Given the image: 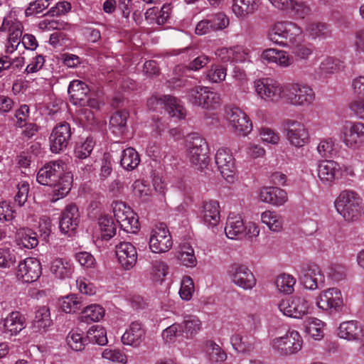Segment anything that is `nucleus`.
I'll return each mask as SVG.
<instances>
[{
	"mask_svg": "<svg viewBox=\"0 0 364 364\" xmlns=\"http://www.w3.org/2000/svg\"><path fill=\"white\" fill-rule=\"evenodd\" d=\"M65 163L57 160L46 163L37 173V181L43 186L53 188V201L63 198L70 192L73 183V176L65 171Z\"/></svg>",
	"mask_w": 364,
	"mask_h": 364,
	"instance_id": "obj_1",
	"label": "nucleus"
},
{
	"mask_svg": "<svg viewBox=\"0 0 364 364\" xmlns=\"http://www.w3.org/2000/svg\"><path fill=\"white\" fill-rule=\"evenodd\" d=\"M267 37L273 43L287 47L301 41L302 29L291 21H278L269 30Z\"/></svg>",
	"mask_w": 364,
	"mask_h": 364,
	"instance_id": "obj_2",
	"label": "nucleus"
},
{
	"mask_svg": "<svg viewBox=\"0 0 364 364\" xmlns=\"http://www.w3.org/2000/svg\"><path fill=\"white\" fill-rule=\"evenodd\" d=\"M362 199L359 195L350 190H345L340 193L335 201L337 212L348 222L357 220L361 213Z\"/></svg>",
	"mask_w": 364,
	"mask_h": 364,
	"instance_id": "obj_3",
	"label": "nucleus"
},
{
	"mask_svg": "<svg viewBox=\"0 0 364 364\" xmlns=\"http://www.w3.org/2000/svg\"><path fill=\"white\" fill-rule=\"evenodd\" d=\"M186 149L190 162L197 168L202 170L208 165V144L198 134L193 133L187 136Z\"/></svg>",
	"mask_w": 364,
	"mask_h": 364,
	"instance_id": "obj_4",
	"label": "nucleus"
},
{
	"mask_svg": "<svg viewBox=\"0 0 364 364\" xmlns=\"http://www.w3.org/2000/svg\"><path fill=\"white\" fill-rule=\"evenodd\" d=\"M313 88L306 83L293 82L286 84L284 100L295 107H307L315 100Z\"/></svg>",
	"mask_w": 364,
	"mask_h": 364,
	"instance_id": "obj_5",
	"label": "nucleus"
},
{
	"mask_svg": "<svg viewBox=\"0 0 364 364\" xmlns=\"http://www.w3.org/2000/svg\"><path fill=\"white\" fill-rule=\"evenodd\" d=\"M254 87L257 95L268 102H278L284 99L286 84L272 77H262L255 80Z\"/></svg>",
	"mask_w": 364,
	"mask_h": 364,
	"instance_id": "obj_6",
	"label": "nucleus"
},
{
	"mask_svg": "<svg viewBox=\"0 0 364 364\" xmlns=\"http://www.w3.org/2000/svg\"><path fill=\"white\" fill-rule=\"evenodd\" d=\"M272 349L282 355L297 353L302 348L303 339L296 331H288L285 335L274 338L271 342Z\"/></svg>",
	"mask_w": 364,
	"mask_h": 364,
	"instance_id": "obj_7",
	"label": "nucleus"
},
{
	"mask_svg": "<svg viewBox=\"0 0 364 364\" xmlns=\"http://www.w3.org/2000/svg\"><path fill=\"white\" fill-rule=\"evenodd\" d=\"M112 206L114 216L123 230L135 233L139 230L138 216L130 207L122 201H114Z\"/></svg>",
	"mask_w": 364,
	"mask_h": 364,
	"instance_id": "obj_8",
	"label": "nucleus"
},
{
	"mask_svg": "<svg viewBox=\"0 0 364 364\" xmlns=\"http://www.w3.org/2000/svg\"><path fill=\"white\" fill-rule=\"evenodd\" d=\"M147 106L151 110L164 109L172 117L181 119L186 117L185 108L178 103L177 98L171 95L152 96L148 100Z\"/></svg>",
	"mask_w": 364,
	"mask_h": 364,
	"instance_id": "obj_9",
	"label": "nucleus"
},
{
	"mask_svg": "<svg viewBox=\"0 0 364 364\" xmlns=\"http://www.w3.org/2000/svg\"><path fill=\"white\" fill-rule=\"evenodd\" d=\"M286 138L289 144L300 148L309 141V132L305 124L301 122L287 119L282 122Z\"/></svg>",
	"mask_w": 364,
	"mask_h": 364,
	"instance_id": "obj_10",
	"label": "nucleus"
},
{
	"mask_svg": "<svg viewBox=\"0 0 364 364\" xmlns=\"http://www.w3.org/2000/svg\"><path fill=\"white\" fill-rule=\"evenodd\" d=\"M149 248L154 253L168 252L173 241L169 230L164 223H159L152 228L149 237Z\"/></svg>",
	"mask_w": 364,
	"mask_h": 364,
	"instance_id": "obj_11",
	"label": "nucleus"
},
{
	"mask_svg": "<svg viewBox=\"0 0 364 364\" xmlns=\"http://www.w3.org/2000/svg\"><path fill=\"white\" fill-rule=\"evenodd\" d=\"M228 274L232 283L245 290L252 289L256 285L253 273L244 264H232L228 269Z\"/></svg>",
	"mask_w": 364,
	"mask_h": 364,
	"instance_id": "obj_12",
	"label": "nucleus"
},
{
	"mask_svg": "<svg viewBox=\"0 0 364 364\" xmlns=\"http://www.w3.org/2000/svg\"><path fill=\"white\" fill-rule=\"evenodd\" d=\"M341 137L348 147H358L364 142V124L360 122H346L341 128Z\"/></svg>",
	"mask_w": 364,
	"mask_h": 364,
	"instance_id": "obj_13",
	"label": "nucleus"
},
{
	"mask_svg": "<svg viewBox=\"0 0 364 364\" xmlns=\"http://www.w3.org/2000/svg\"><path fill=\"white\" fill-rule=\"evenodd\" d=\"M316 305L319 309L331 313L341 311L343 305L341 291L336 287L322 291L317 298Z\"/></svg>",
	"mask_w": 364,
	"mask_h": 364,
	"instance_id": "obj_14",
	"label": "nucleus"
},
{
	"mask_svg": "<svg viewBox=\"0 0 364 364\" xmlns=\"http://www.w3.org/2000/svg\"><path fill=\"white\" fill-rule=\"evenodd\" d=\"M71 134L70 126L68 122L58 124L49 137L50 151L58 154L65 150L69 144Z\"/></svg>",
	"mask_w": 364,
	"mask_h": 364,
	"instance_id": "obj_15",
	"label": "nucleus"
},
{
	"mask_svg": "<svg viewBox=\"0 0 364 364\" xmlns=\"http://www.w3.org/2000/svg\"><path fill=\"white\" fill-rule=\"evenodd\" d=\"M215 161L222 176L228 181H232L236 166L231 151L228 148L219 149L215 154Z\"/></svg>",
	"mask_w": 364,
	"mask_h": 364,
	"instance_id": "obj_16",
	"label": "nucleus"
},
{
	"mask_svg": "<svg viewBox=\"0 0 364 364\" xmlns=\"http://www.w3.org/2000/svg\"><path fill=\"white\" fill-rule=\"evenodd\" d=\"M41 273V264L36 258L27 257L18 264L17 277L23 282H33L40 277Z\"/></svg>",
	"mask_w": 364,
	"mask_h": 364,
	"instance_id": "obj_17",
	"label": "nucleus"
},
{
	"mask_svg": "<svg viewBox=\"0 0 364 364\" xmlns=\"http://www.w3.org/2000/svg\"><path fill=\"white\" fill-rule=\"evenodd\" d=\"M227 117L233 131L245 136L252 130V123L247 115L238 107H230L227 109Z\"/></svg>",
	"mask_w": 364,
	"mask_h": 364,
	"instance_id": "obj_18",
	"label": "nucleus"
},
{
	"mask_svg": "<svg viewBox=\"0 0 364 364\" xmlns=\"http://www.w3.org/2000/svg\"><path fill=\"white\" fill-rule=\"evenodd\" d=\"M301 280L306 289L315 290L324 284L325 277L318 265L311 263L303 267Z\"/></svg>",
	"mask_w": 364,
	"mask_h": 364,
	"instance_id": "obj_19",
	"label": "nucleus"
},
{
	"mask_svg": "<svg viewBox=\"0 0 364 364\" xmlns=\"http://www.w3.org/2000/svg\"><path fill=\"white\" fill-rule=\"evenodd\" d=\"M116 255L119 262L126 270L133 268L137 261L136 250L130 242H124L116 245Z\"/></svg>",
	"mask_w": 364,
	"mask_h": 364,
	"instance_id": "obj_20",
	"label": "nucleus"
},
{
	"mask_svg": "<svg viewBox=\"0 0 364 364\" xmlns=\"http://www.w3.org/2000/svg\"><path fill=\"white\" fill-rule=\"evenodd\" d=\"M80 214L75 205L71 204L65 207L60 220V230L64 234L73 232L78 226Z\"/></svg>",
	"mask_w": 364,
	"mask_h": 364,
	"instance_id": "obj_21",
	"label": "nucleus"
},
{
	"mask_svg": "<svg viewBox=\"0 0 364 364\" xmlns=\"http://www.w3.org/2000/svg\"><path fill=\"white\" fill-rule=\"evenodd\" d=\"M318 177L323 184L329 185L341 177L339 164L332 160L322 161L318 166Z\"/></svg>",
	"mask_w": 364,
	"mask_h": 364,
	"instance_id": "obj_22",
	"label": "nucleus"
},
{
	"mask_svg": "<svg viewBox=\"0 0 364 364\" xmlns=\"http://www.w3.org/2000/svg\"><path fill=\"white\" fill-rule=\"evenodd\" d=\"M145 334L146 331L142 324L140 322L134 321L122 335V342L124 345L136 348L144 341Z\"/></svg>",
	"mask_w": 364,
	"mask_h": 364,
	"instance_id": "obj_23",
	"label": "nucleus"
},
{
	"mask_svg": "<svg viewBox=\"0 0 364 364\" xmlns=\"http://www.w3.org/2000/svg\"><path fill=\"white\" fill-rule=\"evenodd\" d=\"M340 338L348 341L361 340L364 337V328L357 321H348L340 324L338 330Z\"/></svg>",
	"mask_w": 364,
	"mask_h": 364,
	"instance_id": "obj_24",
	"label": "nucleus"
},
{
	"mask_svg": "<svg viewBox=\"0 0 364 364\" xmlns=\"http://www.w3.org/2000/svg\"><path fill=\"white\" fill-rule=\"evenodd\" d=\"M200 217L208 227H215L220 220V207L217 200L204 201L200 210Z\"/></svg>",
	"mask_w": 364,
	"mask_h": 364,
	"instance_id": "obj_25",
	"label": "nucleus"
},
{
	"mask_svg": "<svg viewBox=\"0 0 364 364\" xmlns=\"http://www.w3.org/2000/svg\"><path fill=\"white\" fill-rule=\"evenodd\" d=\"M90 92L88 86L82 81L73 80L68 87L70 100L75 105L85 107L87 102V96Z\"/></svg>",
	"mask_w": 364,
	"mask_h": 364,
	"instance_id": "obj_26",
	"label": "nucleus"
},
{
	"mask_svg": "<svg viewBox=\"0 0 364 364\" xmlns=\"http://www.w3.org/2000/svg\"><path fill=\"white\" fill-rule=\"evenodd\" d=\"M259 199L264 203L280 206L287 201L284 190L277 187H264L259 191Z\"/></svg>",
	"mask_w": 364,
	"mask_h": 364,
	"instance_id": "obj_27",
	"label": "nucleus"
},
{
	"mask_svg": "<svg viewBox=\"0 0 364 364\" xmlns=\"http://www.w3.org/2000/svg\"><path fill=\"white\" fill-rule=\"evenodd\" d=\"M261 4V0H233L232 11L237 18L245 19L256 12Z\"/></svg>",
	"mask_w": 364,
	"mask_h": 364,
	"instance_id": "obj_28",
	"label": "nucleus"
},
{
	"mask_svg": "<svg viewBox=\"0 0 364 364\" xmlns=\"http://www.w3.org/2000/svg\"><path fill=\"white\" fill-rule=\"evenodd\" d=\"M246 228L243 220L239 215H230L226 222L225 232L231 240H240L245 237Z\"/></svg>",
	"mask_w": 364,
	"mask_h": 364,
	"instance_id": "obj_29",
	"label": "nucleus"
},
{
	"mask_svg": "<svg viewBox=\"0 0 364 364\" xmlns=\"http://www.w3.org/2000/svg\"><path fill=\"white\" fill-rule=\"evenodd\" d=\"M50 269L56 278L65 279L72 277L74 266L67 258L56 257L51 262Z\"/></svg>",
	"mask_w": 364,
	"mask_h": 364,
	"instance_id": "obj_30",
	"label": "nucleus"
},
{
	"mask_svg": "<svg viewBox=\"0 0 364 364\" xmlns=\"http://www.w3.org/2000/svg\"><path fill=\"white\" fill-rule=\"evenodd\" d=\"M26 318L18 311H13L8 315L4 321V329L6 333L16 336L26 328Z\"/></svg>",
	"mask_w": 364,
	"mask_h": 364,
	"instance_id": "obj_31",
	"label": "nucleus"
},
{
	"mask_svg": "<svg viewBox=\"0 0 364 364\" xmlns=\"http://www.w3.org/2000/svg\"><path fill=\"white\" fill-rule=\"evenodd\" d=\"M171 9V4H164L161 8V16L159 18H156V14H158V8H150L145 13V19L150 25H164L170 17Z\"/></svg>",
	"mask_w": 364,
	"mask_h": 364,
	"instance_id": "obj_32",
	"label": "nucleus"
},
{
	"mask_svg": "<svg viewBox=\"0 0 364 364\" xmlns=\"http://www.w3.org/2000/svg\"><path fill=\"white\" fill-rule=\"evenodd\" d=\"M17 245L23 248L33 249L38 244L37 234L29 228L19 229L16 235Z\"/></svg>",
	"mask_w": 364,
	"mask_h": 364,
	"instance_id": "obj_33",
	"label": "nucleus"
},
{
	"mask_svg": "<svg viewBox=\"0 0 364 364\" xmlns=\"http://www.w3.org/2000/svg\"><path fill=\"white\" fill-rule=\"evenodd\" d=\"M23 31V26L21 21L17 18L16 14L13 12H9L4 18L0 25V32L7 33L8 34Z\"/></svg>",
	"mask_w": 364,
	"mask_h": 364,
	"instance_id": "obj_34",
	"label": "nucleus"
},
{
	"mask_svg": "<svg viewBox=\"0 0 364 364\" xmlns=\"http://www.w3.org/2000/svg\"><path fill=\"white\" fill-rule=\"evenodd\" d=\"M139 155L134 148L129 147L123 150L120 164L124 169L132 171L139 166Z\"/></svg>",
	"mask_w": 364,
	"mask_h": 364,
	"instance_id": "obj_35",
	"label": "nucleus"
},
{
	"mask_svg": "<svg viewBox=\"0 0 364 364\" xmlns=\"http://www.w3.org/2000/svg\"><path fill=\"white\" fill-rule=\"evenodd\" d=\"M104 315L105 310L100 305L91 304L82 311L79 319L81 322L88 323L100 321Z\"/></svg>",
	"mask_w": 364,
	"mask_h": 364,
	"instance_id": "obj_36",
	"label": "nucleus"
},
{
	"mask_svg": "<svg viewBox=\"0 0 364 364\" xmlns=\"http://www.w3.org/2000/svg\"><path fill=\"white\" fill-rule=\"evenodd\" d=\"M129 114L126 110L114 112L109 120L110 127L116 134H122L127 129V122Z\"/></svg>",
	"mask_w": 364,
	"mask_h": 364,
	"instance_id": "obj_37",
	"label": "nucleus"
},
{
	"mask_svg": "<svg viewBox=\"0 0 364 364\" xmlns=\"http://www.w3.org/2000/svg\"><path fill=\"white\" fill-rule=\"evenodd\" d=\"M183 333L186 338H191L197 334L202 328V323L198 316L194 315H186L183 316Z\"/></svg>",
	"mask_w": 364,
	"mask_h": 364,
	"instance_id": "obj_38",
	"label": "nucleus"
},
{
	"mask_svg": "<svg viewBox=\"0 0 364 364\" xmlns=\"http://www.w3.org/2000/svg\"><path fill=\"white\" fill-rule=\"evenodd\" d=\"M52 320L50 318V309L48 306L39 307L35 313V318L33 321V326L38 330L46 329L50 326Z\"/></svg>",
	"mask_w": 364,
	"mask_h": 364,
	"instance_id": "obj_39",
	"label": "nucleus"
},
{
	"mask_svg": "<svg viewBox=\"0 0 364 364\" xmlns=\"http://www.w3.org/2000/svg\"><path fill=\"white\" fill-rule=\"evenodd\" d=\"M100 236L102 240H108L116 234V225L112 217L102 215L98 219Z\"/></svg>",
	"mask_w": 364,
	"mask_h": 364,
	"instance_id": "obj_40",
	"label": "nucleus"
},
{
	"mask_svg": "<svg viewBox=\"0 0 364 364\" xmlns=\"http://www.w3.org/2000/svg\"><path fill=\"white\" fill-rule=\"evenodd\" d=\"M262 222L273 232H279L282 229V217L274 211L266 210L261 215Z\"/></svg>",
	"mask_w": 364,
	"mask_h": 364,
	"instance_id": "obj_41",
	"label": "nucleus"
},
{
	"mask_svg": "<svg viewBox=\"0 0 364 364\" xmlns=\"http://www.w3.org/2000/svg\"><path fill=\"white\" fill-rule=\"evenodd\" d=\"M87 336L88 343L105 346L108 342L107 331L104 327L100 325H95L90 327L87 331Z\"/></svg>",
	"mask_w": 364,
	"mask_h": 364,
	"instance_id": "obj_42",
	"label": "nucleus"
},
{
	"mask_svg": "<svg viewBox=\"0 0 364 364\" xmlns=\"http://www.w3.org/2000/svg\"><path fill=\"white\" fill-rule=\"evenodd\" d=\"M306 332L313 338L320 340L323 336V323L316 318H309L305 322Z\"/></svg>",
	"mask_w": 364,
	"mask_h": 364,
	"instance_id": "obj_43",
	"label": "nucleus"
},
{
	"mask_svg": "<svg viewBox=\"0 0 364 364\" xmlns=\"http://www.w3.org/2000/svg\"><path fill=\"white\" fill-rule=\"evenodd\" d=\"M82 306L81 298L75 294L66 296L60 301V308L65 313H75Z\"/></svg>",
	"mask_w": 364,
	"mask_h": 364,
	"instance_id": "obj_44",
	"label": "nucleus"
},
{
	"mask_svg": "<svg viewBox=\"0 0 364 364\" xmlns=\"http://www.w3.org/2000/svg\"><path fill=\"white\" fill-rule=\"evenodd\" d=\"M208 358L212 363H223L227 359V353L217 343L208 341L206 343Z\"/></svg>",
	"mask_w": 364,
	"mask_h": 364,
	"instance_id": "obj_45",
	"label": "nucleus"
},
{
	"mask_svg": "<svg viewBox=\"0 0 364 364\" xmlns=\"http://www.w3.org/2000/svg\"><path fill=\"white\" fill-rule=\"evenodd\" d=\"M207 87L195 86L187 91L186 97L193 105L202 107V103L204 102Z\"/></svg>",
	"mask_w": 364,
	"mask_h": 364,
	"instance_id": "obj_46",
	"label": "nucleus"
},
{
	"mask_svg": "<svg viewBox=\"0 0 364 364\" xmlns=\"http://www.w3.org/2000/svg\"><path fill=\"white\" fill-rule=\"evenodd\" d=\"M67 342L69 346L74 350L80 351L84 349L87 345V336L84 337L81 333L72 331L67 337Z\"/></svg>",
	"mask_w": 364,
	"mask_h": 364,
	"instance_id": "obj_47",
	"label": "nucleus"
},
{
	"mask_svg": "<svg viewBox=\"0 0 364 364\" xmlns=\"http://www.w3.org/2000/svg\"><path fill=\"white\" fill-rule=\"evenodd\" d=\"M296 283L295 279L289 274H281L277 277L276 286L280 292L289 294L294 291V286Z\"/></svg>",
	"mask_w": 364,
	"mask_h": 364,
	"instance_id": "obj_48",
	"label": "nucleus"
},
{
	"mask_svg": "<svg viewBox=\"0 0 364 364\" xmlns=\"http://www.w3.org/2000/svg\"><path fill=\"white\" fill-rule=\"evenodd\" d=\"M179 259L186 267H193L197 264V259L194 250L189 245H183L181 247Z\"/></svg>",
	"mask_w": 364,
	"mask_h": 364,
	"instance_id": "obj_49",
	"label": "nucleus"
},
{
	"mask_svg": "<svg viewBox=\"0 0 364 364\" xmlns=\"http://www.w3.org/2000/svg\"><path fill=\"white\" fill-rule=\"evenodd\" d=\"M183 326L181 323H175L167 327L162 331V337L166 343H173L178 338L183 337Z\"/></svg>",
	"mask_w": 364,
	"mask_h": 364,
	"instance_id": "obj_50",
	"label": "nucleus"
},
{
	"mask_svg": "<svg viewBox=\"0 0 364 364\" xmlns=\"http://www.w3.org/2000/svg\"><path fill=\"white\" fill-rule=\"evenodd\" d=\"M227 69L223 65H213L207 71L206 77L211 82L219 83L225 80Z\"/></svg>",
	"mask_w": 364,
	"mask_h": 364,
	"instance_id": "obj_51",
	"label": "nucleus"
},
{
	"mask_svg": "<svg viewBox=\"0 0 364 364\" xmlns=\"http://www.w3.org/2000/svg\"><path fill=\"white\" fill-rule=\"evenodd\" d=\"M95 142L92 137H87L84 142L76 145L75 148V156L80 159H84L90 156Z\"/></svg>",
	"mask_w": 364,
	"mask_h": 364,
	"instance_id": "obj_52",
	"label": "nucleus"
},
{
	"mask_svg": "<svg viewBox=\"0 0 364 364\" xmlns=\"http://www.w3.org/2000/svg\"><path fill=\"white\" fill-rule=\"evenodd\" d=\"M202 107L207 109H216L221 105L220 95L207 87Z\"/></svg>",
	"mask_w": 364,
	"mask_h": 364,
	"instance_id": "obj_53",
	"label": "nucleus"
},
{
	"mask_svg": "<svg viewBox=\"0 0 364 364\" xmlns=\"http://www.w3.org/2000/svg\"><path fill=\"white\" fill-rule=\"evenodd\" d=\"M53 0H35L29 3L25 10L26 16H32L42 13L51 4Z\"/></svg>",
	"mask_w": 364,
	"mask_h": 364,
	"instance_id": "obj_54",
	"label": "nucleus"
},
{
	"mask_svg": "<svg viewBox=\"0 0 364 364\" xmlns=\"http://www.w3.org/2000/svg\"><path fill=\"white\" fill-rule=\"evenodd\" d=\"M213 31L223 30L229 24V19L223 13H217L207 16Z\"/></svg>",
	"mask_w": 364,
	"mask_h": 364,
	"instance_id": "obj_55",
	"label": "nucleus"
},
{
	"mask_svg": "<svg viewBox=\"0 0 364 364\" xmlns=\"http://www.w3.org/2000/svg\"><path fill=\"white\" fill-rule=\"evenodd\" d=\"M294 318H301L309 313V304L303 296H294Z\"/></svg>",
	"mask_w": 364,
	"mask_h": 364,
	"instance_id": "obj_56",
	"label": "nucleus"
},
{
	"mask_svg": "<svg viewBox=\"0 0 364 364\" xmlns=\"http://www.w3.org/2000/svg\"><path fill=\"white\" fill-rule=\"evenodd\" d=\"M16 262V255L14 250L7 247L0 248V267L9 268Z\"/></svg>",
	"mask_w": 364,
	"mask_h": 364,
	"instance_id": "obj_57",
	"label": "nucleus"
},
{
	"mask_svg": "<svg viewBox=\"0 0 364 364\" xmlns=\"http://www.w3.org/2000/svg\"><path fill=\"white\" fill-rule=\"evenodd\" d=\"M194 291V284L190 277H184L181 281V289L179 291L180 296L182 299L188 301L191 299Z\"/></svg>",
	"mask_w": 364,
	"mask_h": 364,
	"instance_id": "obj_58",
	"label": "nucleus"
},
{
	"mask_svg": "<svg viewBox=\"0 0 364 364\" xmlns=\"http://www.w3.org/2000/svg\"><path fill=\"white\" fill-rule=\"evenodd\" d=\"M230 63H242L247 58L248 53L245 49L240 46H235L229 48Z\"/></svg>",
	"mask_w": 364,
	"mask_h": 364,
	"instance_id": "obj_59",
	"label": "nucleus"
},
{
	"mask_svg": "<svg viewBox=\"0 0 364 364\" xmlns=\"http://www.w3.org/2000/svg\"><path fill=\"white\" fill-rule=\"evenodd\" d=\"M292 46V53L302 60H307L314 52V47L311 45L301 44L299 42Z\"/></svg>",
	"mask_w": 364,
	"mask_h": 364,
	"instance_id": "obj_60",
	"label": "nucleus"
},
{
	"mask_svg": "<svg viewBox=\"0 0 364 364\" xmlns=\"http://www.w3.org/2000/svg\"><path fill=\"white\" fill-rule=\"evenodd\" d=\"M317 151L321 157L331 158L335 152L334 141L331 139L321 141Z\"/></svg>",
	"mask_w": 364,
	"mask_h": 364,
	"instance_id": "obj_61",
	"label": "nucleus"
},
{
	"mask_svg": "<svg viewBox=\"0 0 364 364\" xmlns=\"http://www.w3.org/2000/svg\"><path fill=\"white\" fill-rule=\"evenodd\" d=\"M308 31L312 38L324 37L328 35L329 30L326 24L323 23H312L309 25Z\"/></svg>",
	"mask_w": 364,
	"mask_h": 364,
	"instance_id": "obj_62",
	"label": "nucleus"
},
{
	"mask_svg": "<svg viewBox=\"0 0 364 364\" xmlns=\"http://www.w3.org/2000/svg\"><path fill=\"white\" fill-rule=\"evenodd\" d=\"M328 277L336 282L344 280L346 277V267L341 264H332L328 272Z\"/></svg>",
	"mask_w": 364,
	"mask_h": 364,
	"instance_id": "obj_63",
	"label": "nucleus"
},
{
	"mask_svg": "<svg viewBox=\"0 0 364 364\" xmlns=\"http://www.w3.org/2000/svg\"><path fill=\"white\" fill-rule=\"evenodd\" d=\"M293 6L289 11L293 12L299 18H304L311 14V9L304 1L294 0Z\"/></svg>",
	"mask_w": 364,
	"mask_h": 364,
	"instance_id": "obj_64",
	"label": "nucleus"
}]
</instances>
